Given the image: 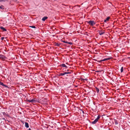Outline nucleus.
Listing matches in <instances>:
<instances>
[{"label": "nucleus", "mask_w": 130, "mask_h": 130, "mask_svg": "<svg viewBox=\"0 0 130 130\" xmlns=\"http://www.w3.org/2000/svg\"><path fill=\"white\" fill-rule=\"evenodd\" d=\"M27 102L29 103L31 102L33 103H36L39 102L38 100L36 98L33 99L32 100H27Z\"/></svg>", "instance_id": "nucleus-1"}, {"label": "nucleus", "mask_w": 130, "mask_h": 130, "mask_svg": "<svg viewBox=\"0 0 130 130\" xmlns=\"http://www.w3.org/2000/svg\"><path fill=\"white\" fill-rule=\"evenodd\" d=\"M87 22L91 26H93L95 24V23L93 20L89 21H87Z\"/></svg>", "instance_id": "nucleus-2"}, {"label": "nucleus", "mask_w": 130, "mask_h": 130, "mask_svg": "<svg viewBox=\"0 0 130 130\" xmlns=\"http://www.w3.org/2000/svg\"><path fill=\"white\" fill-rule=\"evenodd\" d=\"M6 57L5 56L2 55H0V59L2 60H5Z\"/></svg>", "instance_id": "nucleus-3"}, {"label": "nucleus", "mask_w": 130, "mask_h": 130, "mask_svg": "<svg viewBox=\"0 0 130 130\" xmlns=\"http://www.w3.org/2000/svg\"><path fill=\"white\" fill-rule=\"evenodd\" d=\"M111 58L110 57H109L108 58H106L104 59L103 60H101L99 61V62H101L102 61H104L106 60H110Z\"/></svg>", "instance_id": "nucleus-4"}, {"label": "nucleus", "mask_w": 130, "mask_h": 130, "mask_svg": "<svg viewBox=\"0 0 130 130\" xmlns=\"http://www.w3.org/2000/svg\"><path fill=\"white\" fill-rule=\"evenodd\" d=\"M105 33V32L103 31H102V30H100L99 31V35H102L104 34Z\"/></svg>", "instance_id": "nucleus-5"}, {"label": "nucleus", "mask_w": 130, "mask_h": 130, "mask_svg": "<svg viewBox=\"0 0 130 130\" xmlns=\"http://www.w3.org/2000/svg\"><path fill=\"white\" fill-rule=\"evenodd\" d=\"M61 66L62 67H65L66 68H67V67L64 64H62L61 65Z\"/></svg>", "instance_id": "nucleus-6"}, {"label": "nucleus", "mask_w": 130, "mask_h": 130, "mask_svg": "<svg viewBox=\"0 0 130 130\" xmlns=\"http://www.w3.org/2000/svg\"><path fill=\"white\" fill-rule=\"evenodd\" d=\"M0 85H2L3 86H5L6 87H7V86L4 84L3 83L1 82H0Z\"/></svg>", "instance_id": "nucleus-7"}, {"label": "nucleus", "mask_w": 130, "mask_h": 130, "mask_svg": "<svg viewBox=\"0 0 130 130\" xmlns=\"http://www.w3.org/2000/svg\"><path fill=\"white\" fill-rule=\"evenodd\" d=\"M25 127L26 128H28L29 127L28 124L27 123L25 122Z\"/></svg>", "instance_id": "nucleus-8"}, {"label": "nucleus", "mask_w": 130, "mask_h": 130, "mask_svg": "<svg viewBox=\"0 0 130 130\" xmlns=\"http://www.w3.org/2000/svg\"><path fill=\"white\" fill-rule=\"evenodd\" d=\"M98 121L95 119L92 122V124H94L96 123Z\"/></svg>", "instance_id": "nucleus-9"}, {"label": "nucleus", "mask_w": 130, "mask_h": 130, "mask_svg": "<svg viewBox=\"0 0 130 130\" xmlns=\"http://www.w3.org/2000/svg\"><path fill=\"white\" fill-rule=\"evenodd\" d=\"M47 17H43L42 19V20L44 21L47 18Z\"/></svg>", "instance_id": "nucleus-10"}, {"label": "nucleus", "mask_w": 130, "mask_h": 130, "mask_svg": "<svg viewBox=\"0 0 130 130\" xmlns=\"http://www.w3.org/2000/svg\"><path fill=\"white\" fill-rule=\"evenodd\" d=\"M0 28L1 29L3 30L4 31H7V30L6 29H5V28H4L3 27H0Z\"/></svg>", "instance_id": "nucleus-11"}, {"label": "nucleus", "mask_w": 130, "mask_h": 130, "mask_svg": "<svg viewBox=\"0 0 130 130\" xmlns=\"http://www.w3.org/2000/svg\"><path fill=\"white\" fill-rule=\"evenodd\" d=\"M64 72L65 74H71V71L70 72Z\"/></svg>", "instance_id": "nucleus-12"}, {"label": "nucleus", "mask_w": 130, "mask_h": 130, "mask_svg": "<svg viewBox=\"0 0 130 130\" xmlns=\"http://www.w3.org/2000/svg\"><path fill=\"white\" fill-rule=\"evenodd\" d=\"M0 9H4V6L3 5L0 6Z\"/></svg>", "instance_id": "nucleus-13"}, {"label": "nucleus", "mask_w": 130, "mask_h": 130, "mask_svg": "<svg viewBox=\"0 0 130 130\" xmlns=\"http://www.w3.org/2000/svg\"><path fill=\"white\" fill-rule=\"evenodd\" d=\"M96 91L98 93L99 92V89L98 88L96 87Z\"/></svg>", "instance_id": "nucleus-14"}, {"label": "nucleus", "mask_w": 130, "mask_h": 130, "mask_svg": "<svg viewBox=\"0 0 130 130\" xmlns=\"http://www.w3.org/2000/svg\"><path fill=\"white\" fill-rule=\"evenodd\" d=\"M65 75L64 72L63 73H60L59 76H63Z\"/></svg>", "instance_id": "nucleus-15"}, {"label": "nucleus", "mask_w": 130, "mask_h": 130, "mask_svg": "<svg viewBox=\"0 0 130 130\" xmlns=\"http://www.w3.org/2000/svg\"><path fill=\"white\" fill-rule=\"evenodd\" d=\"M100 115H98L97 117V118L96 119L98 121V120L100 118Z\"/></svg>", "instance_id": "nucleus-16"}, {"label": "nucleus", "mask_w": 130, "mask_h": 130, "mask_svg": "<svg viewBox=\"0 0 130 130\" xmlns=\"http://www.w3.org/2000/svg\"><path fill=\"white\" fill-rule=\"evenodd\" d=\"M123 67H122L121 69V72H123Z\"/></svg>", "instance_id": "nucleus-17"}, {"label": "nucleus", "mask_w": 130, "mask_h": 130, "mask_svg": "<svg viewBox=\"0 0 130 130\" xmlns=\"http://www.w3.org/2000/svg\"><path fill=\"white\" fill-rule=\"evenodd\" d=\"M61 41L62 42L64 43H68V42L67 41H65V40H62Z\"/></svg>", "instance_id": "nucleus-18"}, {"label": "nucleus", "mask_w": 130, "mask_h": 130, "mask_svg": "<svg viewBox=\"0 0 130 130\" xmlns=\"http://www.w3.org/2000/svg\"><path fill=\"white\" fill-rule=\"evenodd\" d=\"M110 17H108L107 18L106 20L107 21H108L109 19H110Z\"/></svg>", "instance_id": "nucleus-19"}, {"label": "nucleus", "mask_w": 130, "mask_h": 130, "mask_svg": "<svg viewBox=\"0 0 130 130\" xmlns=\"http://www.w3.org/2000/svg\"><path fill=\"white\" fill-rule=\"evenodd\" d=\"M56 46H60V44H58V43H56Z\"/></svg>", "instance_id": "nucleus-20"}, {"label": "nucleus", "mask_w": 130, "mask_h": 130, "mask_svg": "<svg viewBox=\"0 0 130 130\" xmlns=\"http://www.w3.org/2000/svg\"><path fill=\"white\" fill-rule=\"evenodd\" d=\"M67 43L69 44L70 45H72V43L71 42H68V43Z\"/></svg>", "instance_id": "nucleus-21"}, {"label": "nucleus", "mask_w": 130, "mask_h": 130, "mask_svg": "<svg viewBox=\"0 0 130 130\" xmlns=\"http://www.w3.org/2000/svg\"><path fill=\"white\" fill-rule=\"evenodd\" d=\"M2 113H3V115H5L6 114V113L5 112H3Z\"/></svg>", "instance_id": "nucleus-22"}, {"label": "nucleus", "mask_w": 130, "mask_h": 130, "mask_svg": "<svg viewBox=\"0 0 130 130\" xmlns=\"http://www.w3.org/2000/svg\"><path fill=\"white\" fill-rule=\"evenodd\" d=\"M4 39V37H2L1 38V40H3Z\"/></svg>", "instance_id": "nucleus-23"}, {"label": "nucleus", "mask_w": 130, "mask_h": 130, "mask_svg": "<svg viewBox=\"0 0 130 130\" xmlns=\"http://www.w3.org/2000/svg\"><path fill=\"white\" fill-rule=\"evenodd\" d=\"M31 27L34 28H36V27L34 26H31Z\"/></svg>", "instance_id": "nucleus-24"}, {"label": "nucleus", "mask_w": 130, "mask_h": 130, "mask_svg": "<svg viewBox=\"0 0 130 130\" xmlns=\"http://www.w3.org/2000/svg\"><path fill=\"white\" fill-rule=\"evenodd\" d=\"M81 80L82 81L83 80H84V79H83V78H81Z\"/></svg>", "instance_id": "nucleus-25"}, {"label": "nucleus", "mask_w": 130, "mask_h": 130, "mask_svg": "<svg viewBox=\"0 0 130 130\" xmlns=\"http://www.w3.org/2000/svg\"><path fill=\"white\" fill-rule=\"evenodd\" d=\"M107 21L106 20H104V22H107Z\"/></svg>", "instance_id": "nucleus-26"}, {"label": "nucleus", "mask_w": 130, "mask_h": 130, "mask_svg": "<svg viewBox=\"0 0 130 130\" xmlns=\"http://www.w3.org/2000/svg\"><path fill=\"white\" fill-rule=\"evenodd\" d=\"M116 124H118V123L117 122H115Z\"/></svg>", "instance_id": "nucleus-27"}, {"label": "nucleus", "mask_w": 130, "mask_h": 130, "mask_svg": "<svg viewBox=\"0 0 130 130\" xmlns=\"http://www.w3.org/2000/svg\"><path fill=\"white\" fill-rule=\"evenodd\" d=\"M82 110V112H83V113H84V111H83L82 110Z\"/></svg>", "instance_id": "nucleus-28"}, {"label": "nucleus", "mask_w": 130, "mask_h": 130, "mask_svg": "<svg viewBox=\"0 0 130 130\" xmlns=\"http://www.w3.org/2000/svg\"><path fill=\"white\" fill-rule=\"evenodd\" d=\"M84 79V80H87V79Z\"/></svg>", "instance_id": "nucleus-29"}, {"label": "nucleus", "mask_w": 130, "mask_h": 130, "mask_svg": "<svg viewBox=\"0 0 130 130\" xmlns=\"http://www.w3.org/2000/svg\"><path fill=\"white\" fill-rule=\"evenodd\" d=\"M28 130H31V129L30 128H29Z\"/></svg>", "instance_id": "nucleus-30"}, {"label": "nucleus", "mask_w": 130, "mask_h": 130, "mask_svg": "<svg viewBox=\"0 0 130 130\" xmlns=\"http://www.w3.org/2000/svg\"><path fill=\"white\" fill-rule=\"evenodd\" d=\"M3 1L2 0H0V2H1L2 1Z\"/></svg>", "instance_id": "nucleus-31"}, {"label": "nucleus", "mask_w": 130, "mask_h": 130, "mask_svg": "<svg viewBox=\"0 0 130 130\" xmlns=\"http://www.w3.org/2000/svg\"><path fill=\"white\" fill-rule=\"evenodd\" d=\"M4 119V120H5V118H4V119Z\"/></svg>", "instance_id": "nucleus-32"}, {"label": "nucleus", "mask_w": 130, "mask_h": 130, "mask_svg": "<svg viewBox=\"0 0 130 130\" xmlns=\"http://www.w3.org/2000/svg\"><path fill=\"white\" fill-rule=\"evenodd\" d=\"M15 0L16 1H17V0Z\"/></svg>", "instance_id": "nucleus-33"}]
</instances>
